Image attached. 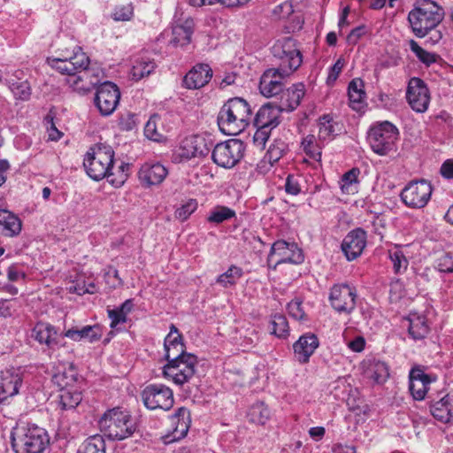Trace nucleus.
Listing matches in <instances>:
<instances>
[{"mask_svg": "<svg viewBox=\"0 0 453 453\" xmlns=\"http://www.w3.org/2000/svg\"><path fill=\"white\" fill-rule=\"evenodd\" d=\"M251 109L248 102L241 97L229 99L221 107L218 115V125L227 135L239 134L249 125Z\"/></svg>", "mask_w": 453, "mask_h": 453, "instance_id": "nucleus-1", "label": "nucleus"}, {"mask_svg": "<svg viewBox=\"0 0 453 453\" xmlns=\"http://www.w3.org/2000/svg\"><path fill=\"white\" fill-rule=\"evenodd\" d=\"M444 18V11L431 0H417L408 14V21L413 34L419 38L429 35Z\"/></svg>", "mask_w": 453, "mask_h": 453, "instance_id": "nucleus-2", "label": "nucleus"}, {"mask_svg": "<svg viewBox=\"0 0 453 453\" xmlns=\"http://www.w3.org/2000/svg\"><path fill=\"white\" fill-rule=\"evenodd\" d=\"M50 439L45 429L35 425L19 426L12 434L15 453H42Z\"/></svg>", "mask_w": 453, "mask_h": 453, "instance_id": "nucleus-3", "label": "nucleus"}, {"mask_svg": "<svg viewBox=\"0 0 453 453\" xmlns=\"http://www.w3.org/2000/svg\"><path fill=\"white\" fill-rule=\"evenodd\" d=\"M99 426L110 439L121 441L131 436L136 429L131 415L119 408L106 411L99 419Z\"/></svg>", "mask_w": 453, "mask_h": 453, "instance_id": "nucleus-4", "label": "nucleus"}, {"mask_svg": "<svg viewBox=\"0 0 453 453\" xmlns=\"http://www.w3.org/2000/svg\"><path fill=\"white\" fill-rule=\"evenodd\" d=\"M114 151L111 146L105 144H96L90 148L89 151L83 161L88 175L95 180H99L105 177L110 178L114 175L111 173L113 166Z\"/></svg>", "mask_w": 453, "mask_h": 453, "instance_id": "nucleus-5", "label": "nucleus"}, {"mask_svg": "<svg viewBox=\"0 0 453 453\" xmlns=\"http://www.w3.org/2000/svg\"><path fill=\"white\" fill-rule=\"evenodd\" d=\"M398 135L395 126L384 121L370 128L368 141L376 154L385 156L394 150Z\"/></svg>", "mask_w": 453, "mask_h": 453, "instance_id": "nucleus-6", "label": "nucleus"}, {"mask_svg": "<svg viewBox=\"0 0 453 453\" xmlns=\"http://www.w3.org/2000/svg\"><path fill=\"white\" fill-rule=\"evenodd\" d=\"M272 52L273 57L281 61L278 68L285 74H291L303 62L302 54L296 48V41L290 37L277 42Z\"/></svg>", "mask_w": 453, "mask_h": 453, "instance_id": "nucleus-7", "label": "nucleus"}, {"mask_svg": "<svg viewBox=\"0 0 453 453\" xmlns=\"http://www.w3.org/2000/svg\"><path fill=\"white\" fill-rule=\"evenodd\" d=\"M243 152V142L238 139H230L214 146L211 158L220 167L232 168L242 159Z\"/></svg>", "mask_w": 453, "mask_h": 453, "instance_id": "nucleus-8", "label": "nucleus"}, {"mask_svg": "<svg viewBox=\"0 0 453 453\" xmlns=\"http://www.w3.org/2000/svg\"><path fill=\"white\" fill-rule=\"evenodd\" d=\"M197 365V357L194 356H184L173 363H167L163 369L165 378H171L177 385H183L189 381L195 375Z\"/></svg>", "mask_w": 453, "mask_h": 453, "instance_id": "nucleus-9", "label": "nucleus"}, {"mask_svg": "<svg viewBox=\"0 0 453 453\" xmlns=\"http://www.w3.org/2000/svg\"><path fill=\"white\" fill-rule=\"evenodd\" d=\"M144 405L150 410L163 409L167 411L173 405V391L161 384L147 386L142 393Z\"/></svg>", "mask_w": 453, "mask_h": 453, "instance_id": "nucleus-10", "label": "nucleus"}, {"mask_svg": "<svg viewBox=\"0 0 453 453\" xmlns=\"http://www.w3.org/2000/svg\"><path fill=\"white\" fill-rule=\"evenodd\" d=\"M432 191V186L428 181L425 180L412 181L403 188L401 198L409 207L423 208L430 200Z\"/></svg>", "mask_w": 453, "mask_h": 453, "instance_id": "nucleus-11", "label": "nucleus"}, {"mask_svg": "<svg viewBox=\"0 0 453 453\" xmlns=\"http://www.w3.org/2000/svg\"><path fill=\"white\" fill-rule=\"evenodd\" d=\"M119 99L120 91L118 86L111 81H105L96 89L95 104L102 115L109 116L115 111Z\"/></svg>", "mask_w": 453, "mask_h": 453, "instance_id": "nucleus-12", "label": "nucleus"}, {"mask_svg": "<svg viewBox=\"0 0 453 453\" xmlns=\"http://www.w3.org/2000/svg\"><path fill=\"white\" fill-rule=\"evenodd\" d=\"M213 142L203 135H191L184 138L178 149V156L182 159H190L196 157H205L209 154Z\"/></svg>", "mask_w": 453, "mask_h": 453, "instance_id": "nucleus-13", "label": "nucleus"}, {"mask_svg": "<svg viewBox=\"0 0 453 453\" xmlns=\"http://www.w3.org/2000/svg\"><path fill=\"white\" fill-rule=\"evenodd\" d=\"M357 293L349 285H335L331 288L329 300L338 312L350 314L356 306Z\"/></svg>", "mask_w": 453, "mask_h": 453, "instance_id": "nucleus-14", "label": "nucleus"}, {"mask_svg": "<svg viewBox=\"0 0 453 453\" xmlns=\"http://www.w3.org/2000/svg\"><path fill=\"white\" fill-rule=\"evenodd\" d=\"M406 97L413 111L417 112L426 111L430 96L428 88L421 79L413 77L410 80Z\"/></svg>", "mask_w": 453, "mask_h": 453, "instance_id": "nucleus-15", "label": "nucleus"}, {"mask_svg": "<svg viewBox=\"0 0 453 453\" xmlns=\"http://www.w3.org/2000/svg\"><path fill=\"white\" fill-rule=\"evenodd\" d=\"M289 75L279 68L267 69L260 78V93L265 97L278 96L283 89V79Z\"/></svg>", "mask_w": 453, "mask_h": 453, "instance_id": "nucleus-16", "label": "nucleus"}, {"mask_svg": "<svg viewBox=\"0 0 453 453\" xmlns=\"http://www.w3.org/2000/svg\"><path fill=\"white\" fill-rule=\"evenodd\" d=\"M274 255L279 257L276 265L285 263L301 264L303 261V252L297 245L283 240H279L272 245L268 260Z\"/></svg>", "mask_w": 453, "mask_h": 453, "instance_id": "nucleus-17", "label": "nucleus"}, {"mask_svg": "<svg viewBox=\"0 0 453 453\" xmlns=\"http://www.w3.org/2000/svg\"><path fill=\"white\" fill-rule=\"evenodd\" d=\"M366 246V233L362 228L350 231L343 239L342 250L349 261L358 257Z\"/></svg>", "mask_w": 453, "mask_h": 453, "instance_id": "nucleus-18", "label": "nucleus"}, {"mask_svg": "<svg viewBox=\"0 0 453 453\" xmlns=\"http://www.w3.org/2000/svg\"><path fill=\"white\" fill-rule=\"evenodd\" d=\"M304 94L305 88L303 83L293 84L287 89H282L278 96L279 102L276 105L281 111H293L300 104Z\"/></svg>", "mask_w": 453, "mask_h": 453, "instance_id": "nucleus-19", "label": "nucleus"}, {"mask_svg": "<svg viewBox=\"0 0 453 453\" xmlns=\"http://www.w3.org/2000/svg\"><path fill=\"white\" fill-rule=\"evenodd\" d=\"M99 81L98 73L94 69L86 68L77 75H72L66 78V83L73 91L79 94L89 92Z\"/></svg>", "mask_w": 453, "mask_h": 453, "instance_id": "nucleus-20", "label": "nucleus"}, {"mask_svg": "<svg viewBox=\"0 0 453 453\" xmlns=\"http://www.w3.org/2000/svg\"><path fill=\"white\" fill-rule=\"evenodd\" d=\"M173 431L171 434L166 435L167 442L179 441L184 438L190 426V413L187 408L180 407L170 418Z\"/></svg>", "mask_w": 453, "mask_h": 453, "instance_id": "nucleus-21", "label": "nucleus"}, {"mask_svg": "<svg viewBox=\"0 0 453 453\" xmlns=\"http://www.w3.org/2000/svg\"><path fill=\"white\" fill-rule=\"evenodd\" d=\"M212 77V70L207 64L195 65L183 78V85L188 89L204 87Z\"/></svg>", "mask_w": 453, "mask_h": 453, "instance_id": "nucleus-22", "label": "nucleus"}, {"mask_svg": "<svg viewBox=\"0 0 453 453\" xmlns=\"http://www.w3.org/2000/svg\"><path fill=\"white\" fill-rule=\"evenodd\" d=\"M22 379L18 372L11 370L2 372L0 378V403L19 393Z\"/></svg>", "mask_w": 453, "mask_h": 453, "instance_id": "nucleus-23", "label": "nucleus"}, {"mask_svg": "<svg viewBox=\"0 0 453 453\" xmlns=\"http://www.w3.org/2000/svg\"><path fill=\"white\" fill-rule=\"evenodd\" d=\"M168 172L166 168L159 164H144L139 173V180L145 187L160 184L166 177Z\"/></svg>", "mask_w": 453, "mask_h": 453, "instance_id": "nucleus-24", "label": "nucleus"}, {"mask_svg": "<svg viewBox=\"0 0 453 453\" xmlns=\"http://www.w3.org/2000/svg\"><path fill=\"white\" fill-rule=\"evenodd\" d=\"M432 380L420 368H412L410 372V391L415 400H423Z\"/></svg>", "mask_w": 453, "mask_h": 453, "instance_id": "nucleus-25", "label": "nucleus"}, {"mask_svg": "<svg viewBox=\"0 0 453 453\" xmlns=\"http://www.w3.org/2000/svg\"><path fill=\"white\" fill-rule=\"evenodd\" d=\"M282 112L273 103L263 105L254 118V126L273 129L280 123V114Z\"/></svg>", "mask_w": 453, "mask_h": 453, "instance_id": "nucleus-26", "label": "nucleus"}, {"mask_svg": "<svg viewBox=\"0 0 453 453\" xmlns=\"http://www.w3.org/2000/svg\"><path fill=\"white\" fill-rule=\"evenodd\" d=\"M318 347L319 340L314 334L302 335L293 345L295 355L297 360L302 364L309 361L310 357Z\"/></svg>", "mask_w": 453, "mask_h": 453, "instance_id": "nucleus-27", "label": "nucleus"}, {"mask_svg": "<svg viewBox=\"0 0 453 453\" xmlns=\"http://www.w3.org/2000/svg\"><path fill=\"white\" fill-rule=\"evenodd\" d=\"M31 337L40 344H45L49 349H54L58 345V331L49 323L38 322L32 330Z\"/></svg>", "mask_w": 453, "mask_h": 453, "instance_id": "nucleus-28", "label": "nucleus"}, {"mask_svg": "<svg viewBox=\"0 0 453 453\" xmlns=\"http://www.w3.org/2000/svg\"><path fill=\"white\" fill-rule=\"evenodd\" d=\"M64 336L74 342L88 340L95 342L102 337V329L98 325L85 326L82 328H70L64 333Z\"/></svg>", "mask_w": 453, "mask_h": 453, "instance_id": "nucleus-29", "label": "nucleus"}, {"mask_svg": "<svg viewBox=\"0 0 453 453\" xmlns=\"http://www.w3.org/2000/svg\"><path fill=\"white\" fill-rule=\"evenodd\" d=\"M194 26V20L192 19H187L181 24L173 27L171 42L174 46H184L188 44L191 42Z\"/></svg>", "mask_w": 453, "mask_h": 453, "instance_id": "nucleus-30", "label": "nucleus"}, {"mask_svg": "<svg viewBox=\"0 0 453 453\" xmlns=\"http://www.w3.org/2000/svg\"><path fill=\"white\" fill-rule=\"evenodd\" d=\"M63 58L66 66L67 77L77 75L80 72L88 68L89 65L88 57L80 48L70 58L64 57Z\"/></svg>", "mask_w": 453, "mask_h": 453, "instance_id": "nucleus-31", "label": "nucleus"}, {"mask_svg": "<svg viewBox=\"0 0 453 453\" xmlns=\"http://www.w3.org/2000/svg\"><path fill=\"white\" fill-rule=\"evenodd\" d=\"M409 334L414 340H422L429 333V326L424 316L411 314L409 317Z\"/></svg>", "mask_w": 453, "mask_h": 453, "instance_id": "nucleus-32", "label": "nucleus"}, {"mask_svg": "<svg viewBox=\"0 0 453 453\" xmlns=\"http://www.w3.org/2000/svg\"><path fill=\"white\" fill-rule=\"evenodd\" d=\"M59 406L62 410H73L82 400L81 392L73 388H66L59 390Z\"/></svg>", "mask_w": 453, "mask_h": 453, "instance_id": "nucleus-33", "label": "nucleus"}, {"mask_svg": "<svg viewBox=\"0 0 453 453\" xmlns=\"http://www.w3.org/2000/svg\"><path fill=\"white\" fill-rule=\"evenodd\" d=\"M364 82L361 79H353L348 87L349 104L354 110L359 109L365 97Z\"/></svg>", "mask_w": 453, "mask_h": 453, "instance_id": "nucleus-34", "label": "nucleus"}, {"mask_svg": "<svg viewBox=\"0 0 453 453\" xmlns=\"http://www.w3.org/2000/svg\"><path fill=\"white\" fill-rule=\"evenodd\" d=\"M432 415L438 420L448 422L450 419L451 404L449 395H445L439 401L434 402L431 407Z\"/></svg>", "mask_w": 453, "mask_h": 453, "instance_id": "nucleus-35", "label": "nucleus"}, {"mask_svg": "<svg viewBox=\"0 0 453 453\" xmlns=\"http://www.w3.org/2000/svg\"><path fill=\"white\" fill-rule=\"evenodd\" d=\"M156 64L150 58H137L132 67L131 74L133 80L139 81L142 78L150 75L155 69Z\"/></svg>", "mask_w": 453, "mask_h": 453, "instance_id": "nucleus-36", "label": "nucleus"}, {"mask_svg": "<svg viewBox=\"0 0 453 453\" xmlns=\"http://www.w3.org/2000/svg\"><path fill=\"white\" fill-rule=\"evenodd\" d=\"M365 374L378 384L384 382L389 375L387 365L381 361L371 362L365 370Z\"/></svg>", "mask_w": 453, "mask_h": 453, "instance_id": "nucleus-37", "label": "nucleus"}, {"mask_svg": "<svg viewBox=\"0 0 453 453\" xmlns=\"http://www.w3.org/2000/svg\"><path fill=\"white\" fill-rule=\"evenodd\" d=\"M270 416V410L263 402L254 403L248 412L250 421L258 425H265Z\"/></svg>", "mask_w": 453, "mask_h": 453, "instance_id": "nucleus-38", "label": "nucleus"}, {"mask_svg": "<svg viewBox=\"0 0 453 453\" xmlns=\"http://www.w3.org/2000/svg\"><path fill=\"white\" fill-rule=\"evenodd\" d=\"M105 441L100 434L88 437L77 453H105Z\"/></svg>", "mask_w": 453, "mask_h": 453, "instance_id": "nucleus-39", "label": "nucleus"}, {"mask_svg": "<svg viewBox=\"0 0 453 453\" xmlns=\"http://www.w3.org/2000/svg\"><path fill=\"white\" fill-rule=\"evenodd\" d=\"M360 173L358 168H352L345 173L341 180V189L345 194L355 193L357 190V184L358 183L357 177Z\"/></svg>", "mask_w": 453, "mask_h": 453, "instance_id": "nucleus-40", "label": "nucleus"}, {"mask_svg": "<svg viewBox=\"0 0 453 453\" xmlns=\"http://www.w3.org/2000/svg\"><path fill=\"white\" fill-rule=\"evenodd\" d=\"M270 331L279 338H285L288 334V323L282 314H274L270 322Z\"/></svg>", "mask_w": 453, "mask_h": 453, "instance_id": "nucleus-41", "label": "nucleus"}, {"mask_svg": "<svg viewBox=\"0 0 453 453\" xmlns=\"http://www.w3.org/2000/svg\"><path fill=\"white\" fill-rule=\"evenodd\" d=\"M242 276V270L240 267L232 265L226 272L220 274L217 278V283L220 284L224 288L234 286L236 281Z\"/></svg>", "mask_w": 453, "mask_h": 453, "instance_id": "nucleus-42", "label": "nucleus"}, {"mask_svg": "<svg viewBox=\"0 0 453 453\" xmlns=\"http://www.w3.org/2000/svg\"><path fill=\"white\" fill-rule=\"evenodd\" d=\"M235 217V211L226 206H216L210 213L207 220L210 223L220 224Z\"/></svg>", "mask_w": 453, "mask_h": 453, "instance_id": "nucleus-43", "label": "nucleus"}, {"mask_svg": "<svg viewBox=\"0 0 453 453\" xmlns=\"http://www.w3.org/2000/svg\"><path fill=\"white\" fill-rule=\"evenodd\" d=\"M77 380V373L73 368L63 372H58L53 377V381L60 389L66 388H73Z\"/></svg>", "mask_w": 453, "mask_h": 453, "instance_id": "nucleus-44", "label": "nucleus"}, {"mask_svg": "<svg viewBox=\"0 0 453 453\" xmlns=\"http://www.w3.org/2000/svg\"><path fill=\"white\" fill-rule=\"evenodd\" d=\"M9 84L16 98L22 101H27L30 98L31 88L27 81H14L10 80Z\"/></svg>", "mask_w": 453, "mask_h": 453, "instance_id": "nucleus-45", "label": "nucleus"}, {"mask_svg": "<svg viewBox=\"0 0 453 453\" xmlns=\"http://www.w3.org/2000/svg\"><path fill=\"white\" fill-rule=\"evenodd\" d=\"M159 120V117L157 115H153L147 121L144 127V134L150 140L155 142H161L165 139V135L158 130L157 128V121Z\"/></svg>", "mask_w": 453, "mask_h": 453, "instance_id": "nucleus-46", "label": "nucleus"}, {"mask_svg": "<svg viewBox=\"0 0 453 453\" xmlns=\"http://www.w3.org/2000/svg\"><path fill=\"white\" fill-rule=\"evenodd\" d=\"M411 50L416 55V57L426 65H429L436 61V55L425 50L420 47L414 40L409 42Z\"/></svg>", "mask_w": 453, "mask_h": 453, "instance_id": "nucleus-47", "label": "nucleus"}, {"mask_svg": "<svg viewBox=\"0 0 453 453\" xmlns=\"http://www.w3.org/2000/svg\"><path fill=\"white\" fill-rule=\"evenodd\" d=\"M288 145L281 140H276L273 143L266 153V157L271 164L278 162L284 155Z\"/></svg>", "mask_w": 453, "mask_h": 453, "instance_id": "nucleus-48", "label": "nucleus"}, {"mask_svg": "<svg viewBox=\"0 0 453 453\" xmlns=\"http://www.w3.org/2000/svg\"><path fill=\"white\" fill-rule=\"evenodd\" d=\"M164 347L165 351V357L168 361V363H173L180 358H184V356H194L191 353L186 352V347L184 344Z\"/></svg>", "mask_w": 453, "mask_h": 453, "instance_id": "nucleus-49", "label": "nucleus"}, {"mask_svg": "<svg viewBox=\"0 0 453 453\" xmlns=\"http://www.w3.org/2000/svg\"><path fill=\"white\" fill-rule=\"evenodd\" d=\"M332 118L328 115H325L319 119V137L321 140H326V138L334 135L335 130L333 125Z\"/></svg>", "mask_w": 453, "mask_h": 453, "instance_id": "nucleus-50", "label": "nucleus"}, {"mask_svg": "<svg viewBox=\"0 0 453 453\" xmlns=\"http://www.w3.org/2000/svg\"><path fill=\"white\" fill-rule=\"evenodd\" d=\"M134 16V7L132 4H121L116 6L112 17L117 21H128Z\"/></svg>", "mask_w": 453, "mask_h": 453, "instance_id": "nucleus-51", "label": "nucleus"}, {"mask_svg": "<svg viewBox=\"0 0 453 453\" xmlns=\"http://www.w3.org/2000/svg\"><path fill=\"white\" fill-rule=\"evenodd\" d=\"M197 209V202L195 199L188 200L181 207L175 211L176 219L184 221Z\"/></svg>", "mask_w": 453, "mask_h": 453, "instance_id": "nucleus-52", "label": "nucleus"}, {"mask_svg": "<svg viewBox=\"0 0 453 453\" xmlns=\"http://www.w3.org/2000/svg\"><path fill=\"white\" fill-rule=\"evenodd\" d=\"M4 229L8 231L9 235L13 236L19 234L21 231V222L18 217L13 215L12 213H9V217H7L4 223L2 225Z\"/></svg>", "mask_w": 453, "mask_h": 453, "instance_id": "nucleus-53", "label": "nucleus"}, {"mask_svg": "<svg viewBox=\"0 0 453 453\" xmlns=\"http://www.w3.org/2000/svg\"><path fill=\"white\" fill-rule=\"evenodd\" d=\"M257 131L253 135V143L260 150L265 149V142H267L272 129L267 127H256Z\"/></svg>", "mask_w": 453, "mask_h": 453, "instance_id": "nucleus-54", "label": "nucleus"}, {"mask_svg": "<svg viewBox=\"0 0 453 453\" xmlns=\"http://www.w3.org/2000/svg\"><path fill=\"white\" fill-rule=\"evenodd\" d=\"M288 311L289 315L297 320H303L305 313L302 307V302L299 300H293L288 304Z\"/></svg>", "mask_w": 453, "mask_h": 453, "instance_id": "nucleus-55", "label": "nucleus"}, {"mask_svg": "<svg viewBox=\"0 0 453 453\" xmlns=\"http://www.w3.org/2000/svg\"><path fill=\"white\" fill-rule=\"evenodd\" d=\"M389 257L395 273H399L402 268L407 267L408 261L402 251L395 250L390 253Z\"/></svg>", "mask_w": 453, "mask_h": 453, "instance_id": "nucleus-56", "label": "nucleus"}, {"mask_svg": "<svg viewBox=\"0 0 453 453\" xmlns=\"http://www.w3.org/2000/svg\"><path fill=\"white\" fill-rule=\"evenodd\" d=\"M438 267L441 272L453 273V252L443 255L439 259Z\"/></svg>", "mask_w": 453, "mask_h": 453, "instance_id": "nucleus-57", "label": "nucleus"}, {"mask_svg": "<svg viewBox=\"0 0 453 453\" xmlns=\"http://www.w3.org/2000/svg\"><path fill=\"white\" fill-rule=\"evenodd\" d=\"M121 130L129 131L135 127V115L131 112L121 115L119 121Z\"/></svg>", "mask_w": 453, "mask_h": 453, "instance_id": "nucleus-58", "label": "nucleus"}, {"mask_svg": "<svg viewBox=\"0 0 453 453\" xmlns=\"http://www.w3.org/2000/svg\"><path fill=\"white\" fill-rule=\"evenodd\" d=\"M108 316L111 319V327L114 328L120 323L127 321L126 316L123 315L118 309L108 310Z\"/></svg>", "mask_w": 453, "mask_h": 453, "instance_id": "nucleus-59", "label": "nucleus"}, {"mask_svg": "<svg viewBox=\"0 0 453 453\" xmlns=\"http://www.w3.org/2000/svg\"><path fill=\"white\" fill-rule=\"evenodd\" d=\"M129 170V164H124L122 163L119 166V178H112L110 180V182H111L112 184L116 185V186H119V185H122L127 176H128V173H127V171Z\"/></svg>", "mask_w": 453, "mask_h": 453, "instance_id": "nucleus-60", "label": "nucleus"}, {"mask_svg": "<svg viewBox=\"0 0 453 453\" xmlns=\"http://www.w3.org/2000/svg\"><path fill=\"white\" fill-rule=\"evenodd\" d=\"M285 190L288 194L294 196L299 194L300 192L298 182L291 175H288L286 179Z\"/></svg>", "mask_w": 453, "mask_h": 453, "instance_id": "nucleus-61", "label": "nucleus"}, {"mask_svg": "<svg viewBox=\"0 0 453 453\" xmlns=\"http://www.w3.org/2000/svg\"><path fill=\"white\" fill-rule=\"evenodd\" d=\"M313 136L310 138V140L305 139L303 142L304 150L307 154L311 156L315 160H320L321 153L320 151H316L314 149V145L312 142Z\"/></svg>", "mask_w": 453, "mask_h": 453, "instance_id": "nucleus-62", "label": "nucleus"}, {"mask_svg": "<svg viewBox=\"0 0 453 453\" xmlns=\"http://www.w3.org/2000/svg\"><path fill=\"white\" fill-rule=\"evenodd\" d=\"M45 119H46L47 123L50 124V127L48 128L49 139L51 141L59 140L63 134L60 131H58V128L56 127V126L53 122V118H50L49 116H47Z\"/></svg>", "mask_w": 453, "mask_h": 453, "instance_id": "nucleus-63", "label": "nucleus"}, {"mask_svg": "<svg viewBox=\"0 0 453 453\" xmlns=\"http://www.w3.org/2000/svg\"><path fill=\"white\" fill-rule=\"evenodd\" d=\"M441 174L446 179L453 178V160H446L441 167Z\"/></svg>", "mask_w": 453, "mask_h": 453, "instance_id": "nucleus-64", "label": "nucleus"}]
</instances>
